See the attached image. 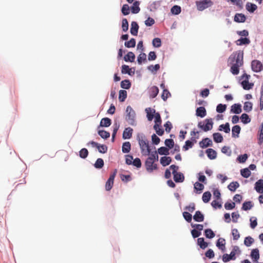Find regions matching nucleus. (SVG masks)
<instances>
[{"label":"nucleus","instance_id":"39448f33","mask_svg":"<svg viewBox=\"0 0 263 263\" xmlns=\"http://www.w3.org/2000/svg\"><path fill=\"white\" fill-rule=\"evenodd\" d=\"M213 124V122L212 119H206L204 122H199L198 126L204 132H208L212 128Z\"/></svg>","mask_w":263,"mask_h":263},{"label":"nucleus","instance_id":"20e7f679","mask_svg":"<svg viewBox=\"0 0 263 263\" xmlns=\"http://www.w3.org/2000/svg\"><path fill=\"white\" fill-rule=\"evenodd\" d=\"M170 169L172 170L173 178L176 182H182L184 180V176L182 173L178 172L179 167L175 165H171Z\"/></svg>","mask_w":263,"mask_h":263},{"label":"nucleus","instance_id":"3c124183","mask_svg":"<svg viewBox=\"0 0 263 263\" xmlns=\"http://www.w3.org/2000/svg\"><path fill=\"white\" fill-rule=\"evenodd\" d=\"M125 46L127 48L134 47L136 45V40L134 39H131L129 41L125 42Z\"/></svg>","mask_w":263,"mask_h":263},{"label":"nucleus","instance_id":"423d86ee","mask_svg":"<svg viewBox=\"0 0 263 263\" xmlns=\"http://www.w3.org/2000/svg\"><path fill=\"white\" fill-rule=\"evenodd\" d=\"M197 9L199 11H203L206 8L212 6L213 3L211 0H203L196 2Z\"/></svg>","mask_w":263,"mask_h":263},{"label":"nucleus","instance_id":"09e8293b","mask_svg":"<svg viewBox=\"0 0 263 263\" xmlns=\"http://www.w3.org/2000/svg\"><path fill=\"white\" fill-rule=\"evenodd\" d=\"M103 165L104 161L102 158H98L94 164V166L96 168H101Z\"/></svg>","mask_w":263,"mask_h":263},{"label":"nucleus","instance_id":"f8f14e48","mask_svg":"<svg viewBox=\"0 0 263 263\" xmlns=\"http://www.w3.org/2000/svg\"><path fill=\"white\" fill-rule=\"evenodd\" d=\"M159 93V89L156 86H152L148 90V93L151 98H155Z\"/></svg>","mask_w":263,"mask_h":263},{"label":"nucleus","instance_id":"8fccbe9b","mask_svg":"<svg viewBox=\"0 0 263 263\" xmlns=\"http://www.w3.org/2000/svg\"><path fill=\"white\" fill-rule=\"evenodd\" d=\"M204 233L205 236L208 238H212L214 237L215 235L213 231L210 229L205 230Z\"/></svg>","mask_w":263,"mask_h":263},{"label":"nucleus","instance_id":"49530a36","mask_svg":"<svg viewBox=\"0 0 263 263\" xmlns=\"http://www.w3.org/2000/svg\"><path fill=\"white\" fill-rule=\"evenodd\" d=\"M254 241V239L252 237H251V236H248L246 237L245 239L244 244L247 247H250L253 244Z\"/></svg>","mask_w":263,"mask_h":263},{"label":"nucleus","instance_id":"2eb2a0df","mask_svg":"<svg viewBox=\"0 0 263 263\" xmlns=\"http://www.w3.org/2000/svg\"><path fill=\"white\" fill-rule=\"evenodd\" d=\"M139 29V26L137 22H132L131 23V28L130 32L133 35H137Z\"/></svg>","mask_w":263,"mask_h":263},{"label":"nucleus","instance_id":"79ce46f5","mask_svg":"<svg viewBox=\"0 0 263 263\" xmlns=\"http://www.w3.org/2000/svg\"><path fill=\"white\" fill-rule=\"evenodd\" d=\"M252 106H253V104L251 102H246L244 104L243 110L245 111L249 112L252 110Z\"/></svg>","mask_w":263,"mask_h":263},{"label":"nucleus","instance_id":"9d476101","mask_svg":"<svg viewBox=\"0 0 263 263\" xmlns=\"http://www.w3.org/2000/svg\"><path fill=\"white\" fill-rule=\"evenodd\" d=\"M252 69L253 71L260 72L263 69V65L261 62L258 60H253L251 63Z\"/></svg>","mask_w":263,"mask_h":263},{"label":"nucleus","instance_id":"72a5a7b5","mask_svg":"<svg viewBox=\"0 0 263 263\" xmlns=\"http://www.w3.org/2000/svg\"><path fill=\"white\" fill-rule=\"evenodd\" d=\"M236 43L237 45H247L250 43V41L249 39L246 37L240 38L237 40Z\"/></svg>","mask_w":263,"mask_h":263},{"label":"nucleus","instance_id":"f257e3e1","mask_svg":"<svg viewBox=\"0 0 263 263\" xmlns=\"http://www.w3.org/2000/svg\"><path fill=\"white\" fill-rule=\"evenodd\" d=\"M228 65L231 66L230 71L234 75L239 72V68L243 64V52L238 50L233 52L228 60Z\"/></svg>","mask_w":263,"mask_h":263},{"label":"nucleus","instance_id":"603ef678","mask_svg":"<svg viewBox=\"0 0 263 263\" xmlns=\"http://www.w3.org/2000/svg\"><path fill=\"white\" fill-rule=\"evenodd\" d=\"M88 151L85 148L81 149L79 152L80 157L83 159L86 158L88 156Z\"/></svg>","mask_w":263,"mask_h":263},{"label":"nucleus","instance_id":"13d9d810","mask_svg":"<svg viewBox=\"0 0 263 263\" xmlns=\"http://www.w3.org/2000/svg\"><path fill=\"white\" fill-rule=\"evenodd\" d=\"M98 134L103 139H107L110 136V133L104 130H99Z\"/></svg>","mask_w":263,"mask_h":263},{"label":"nucleus","instance_id":"6e6d98bb","mask_svg":"<svg viewBox=\"0 0 263 263\" xmlns=\"http://www.w3.org/2000/svg\"><path fill=\"white\" fill-rule=\"evenodd\" d=\"M146 60V55L145 53H140L138 57L137 61L139 64H141L143 61Z\"/></svg>","mask_w":263,"mask_h":263},{"label":"nucleus","instance_id":"864d4df0","mask_svg":"<svg viewBox=\"0 0 263 263\" xmlns=\"http://www.w3.org/2000/svg\"><path fill=\"white\" fill-rule=\"evenodd\" d=\"M171 12L175 15L179 14L181 12V7L177 5L174 6L171 8Z\"/></svg>","mask_w":263,"mask_h":263},{"label":"nucleus","instance_id":"4468645a","mask_svg":"<svg viewBox=\"0 0 263 263\" xmlns=\"http://www.w3.org/2000/svg\"><path fill=\"white\" fill-rule=\"evenodd\" d=\"M199 145L202 148L207 147L212 145V142L209 138H205L199 142Z\"/></svg>","mask_w":263,"mask_h":263},{"label":"nucleus","instance_id":"de8ad7c7","mask_svg":"<svg viewBox=\"0 0 263 263\" xmlns=\"http://www.w3.org/2000/svg\"><path fill=\"white\" fill-rule=\"evenodd\" d=\"M158 153L161 155H167L169 154V149L165 147H161L158 148Z\"/></svg>","mask_w":263,"mask_h":263},{"label":"nucleus","instance_id":"7c9ffc66","mask_svg":"<svg viewBox=\"0 0 263 263\" xmlns=\"http://www.w3.org/2000/svg\"><path fill=\"white\" fill-rule=\"evenodd\" d=\"M197 243L200 246V248L204 249L208 246V243L204 241L203 238H198L197 239Z\"/></svg>","mask_w":263,"mask_h":263},{"label":"nucleus","instance_id":"bf43d9fd","mask_svg":"<svg viewBox=\"0 0 263 263\" xmlns=\"http://www.w3.org/2000/svg\"><path fill=\"white\" fill-rule=\"evenodd\" d=\"M171 96V93L168 90L164 89L161 95V98L165 101Z\"/></svg>","mask_w":263,"mask_h":263},{"label":"nucleus","instance_id":"5fc2aeb1","mask_svg":"<svg viewBox=\"0 0 263 263\" xmlns=\"http://www.w3.org/2000/svg\"><path fill=\"white\" fill-rule=\"evenodd\" d=\"M121 11L124 15L129 14L130 12L129 6L127 4L123 5L121 9Z\"/></svg>","mask_w":263,"mask_h":263},{"label":"nucleus","instance_id":"473e14b6","mask_svg":"<svg viewBox=\"0 0 263 263\" xmlns=\"http://www.w3.org/2000/svg\"><path fill=\"white\" fill-rule=\"evenodd\" d=\"M124 59L126 62L130 61L132 62H134L135 59V55L133 52H128L127 54L125 55Z\"/></svg>","mask_w":263,"mask_h":263},{"label":"nucleus","instance_id":"a211bd4d","mask_svg":"<svg viewBox=\"0 0 263 263\" xmlns=\"http://www.w3.org/2000/svg\"><path fill=\"white\" fill-rule=\"evenodd\" d=\"M225 245L226 240L222 238H219L216 242V246L223 252L225 251Z\"/></svg>","mask_w":263,"mask_h":263},{"label":"nucleus","instance_id":"f704fd0d","mask_svg":"<svg viewBox=\"0 0 263 263\" xmlns=\"http://www.w3.org/2000/svg\"><path fill=\"white\" fill-rule=\"evenodd\" d=\"M213 139L216 143H220L223 141V137L222 135L218 133L213 134Z\"/></svg>","mask_w":263,"mask_h":263},{"label":"nucleus","instance_id":"a19ab883","mask_svg":"<svg viewBox=\"0 0 263 263\" xmlns=\"http://www.w3.org/2000/svg\"><path fill=\"white\" fill-rule=\"evenodd\" d=\"M161 124H155L154 128L159 136H162L164 133L163 129L160 127Z\"/></svg>","mask_w":263,"mask_h":263},{"label":"nucleus","instance_id":"c9c22d12","mask_svg":"<svg viewBox=\"0 0 263 263\" xmlns=\"http://www.w3.org/2000/svg\"><path fill=\"white\" fill-rule=\"evenodd\" d=\"M127 97V92L124 90H120L119 93V99L120 102H124Z\"/></svg>","mask_w":263,"mask_h":263},{"label":"nucleus","instance_id":"412c9836","mask_svg":"<svg viewBox=\"0 0 263 263\" xmlns=\"http://www.w3.org/2000/svg\"><path fill=\"white\" fill-rule=\"evenodd\" d=\"M194 219L197 222H202L204 220V216L201 212L197 211L193 216Z\"/></svg>","mask_w":263,"mask_h":263},{"label":"nucleus","instance_id":"052dcab7","mask_svg":"<svg viewBox=\"0 0 263 263\" xmlns=\"http://www.w3.org/2000/svg\"><path fill=\"white\" fill-rule=\"evenodd\" d=\"M227 108V106L225 104H219L216 107V111L219 113L223 112Z\"/></svg>","mask_w":263,"mask_h":263},{"label":"nucleus","instance_id":"e433bc0d","mask_svg":"<svg viewBox=\"0 0 263 263\" xmlns=\"http://www.w3.org/2000/svg\"><path fill=\"white\" fill-rule=\"evenodd\" d=\"M211 197V194L210 192L208 191V192H204L203 194L202 199L204 203H207L210 200Z\"/></svg>","mask_w":263,"mask_h":263},{"label":"nucleus","instance_id":"9b49d317","mask_svg":"<svg viewBox=\"0 0 263 263\" xmlns=\"http://www.w3.org/2000/svg\"><path fill=\"white\" fill-rule=\"evenodd\" d=\"M90 144L93 147H96L99 152L101 153H105L107 151V147L105 145H101L96 142L91 141L90 142Z\"/></svg>","mask_w":263,"mask_h":263},{"label":"nucleus","instance_id":"393cba45","mask_svg":"<svg viewBox=\"0 0 263 263\" xmlns=\"http://www.w3.org/2000/svg\"><path fill=\"white\" fill-rule=\"evenodd\" d=\"M140 3L138 1H136L134 3L133 6L131 7L132 12L134 14L138 13L140 8L139 7Z\"/></svg>","mask_w":263,"mask_h":263},{"label":"nucleus","instance_id":"774afa93","mask_svg":"<svg viewBox=\"0 0 263 263\" xmlns=\"http://www.w3.org/2000/svg\"><path fill=\"white\" fill-rule=\"evenodd\" d=\"M260 109H263V84L261 85L260 98Z\"/></svg>","mask_w":263,"mask_h":263},{"label":"nucleus","instance_id":"37998d69","mask_svg":"<svg viewBox=\"0 0 263 263\" xmlns=\"http://www.w3.org/2000/svg\"><path fill=\"white\" fill-rule=\"evenodd\" d=\"M253 206V205L251 201H246L242 204V209L245 211H247L250 210Z\"/></svg>","mask_w":263,"mask_h":263},{"label":"nucleus","instance_id":"f3484780","mask_svg":"<svg viewBox=\"0 0 263 263\" xmlns=\"http://www.w3.org/2000/svg\"><path fill=\"white\" fill-rule=\"evenodd\" d=\"M206 115V109L204 107H199L196 109V115L201 118H203Z\"/></svg>","mask_w":263,"mask_h":263},{"label":"nucleus","instance_id":"1a4fd4ad","mask_svg":"<svg viewBox=\"0 0 263 263\" xmlns=\"http://www.w3.org/2000/svg\"><path fill=\"white\" fill-rule=\"evenodd\" d=\"M117 172V170H115L114 172L110 174L109 178L106 181L105 184V189L106 191H109L111 189L114 184V181Z\"/></svg>","mask_w":263,"mask_h":263},{"label":"nucleus","instance_id":"dca6fc26","mask_svg":"<svg viewBox=\"0 0 263 263\" xmlns=\"http://www.w3.org/2000/svg\"><path fill=\"white\" fill-rule=\"evenodd\" d=\"M246 20V17L242 13H236L234 18V21L237 23H243Z\"/></svg>","mask_w":263,"mask_h":263},{"label":"nucleus","instance_id":"6e6552de","mask_svg":"<svg viewBox=\"0 0 263 263\" xmlns=\"http://www.w3.org/2000/svg\"><path fill=\"white\" fill-rule=\"evenodd\" d=\"M145 164L147 171L149 172H152L157 169V164H154V160H153L151 158H148L146 159Z\"/></svg>","mask_w":263,"mask_h":263},{"label":"nucleus","instance_id":"4d7b16f0","mask_svg":"<svg viewBox=\"0 0 263 263\" xmlns=\"http://www.w3.org/2000/svg\"><path fill=\"white\" fill-rule=\"evenodd\" d=\"M132 69L129 67L128 66L126 65H123L122 66V70L121 72L122 73H128L129 75H131L130 71Z\"/></svg>","mask_w":263,"mask_h":263},{"label":"nucleus","instance_id":"ddd939ff","mask_svg":"<svg viewBox=\"0 0 263 263\" xmlns=\"http://www.w3.org/2000/svg\"><path fill=\"white\" fill-rule=\"evenodd\" d=\"M133 129L130 127L125 128L123 133V138L124 139H130L133 134Z\"/></svg>","mask_w":263,"mask_h":263},{"label":"nucleus","instance_id":"0eeeda50","mask_svg":"<svg viewBox=\"0 0 263 263\" xmlns=\"http://www.w3.org/2000/svg\"><path fill=\"white\" fill-rule=\"evenodd\" d=\"M241 77L242 79L245 78V80L242 81L241 83L243 88L245 90H249L251 89L254 84L253 83H249V82L250 76L247 75V74H243Z\"/></svg>","mask_w":263,"mask_h":263},{"label":"nucleus","instance_id":"69168bd1","mask_svg":"<svg viewBox=\"0 0 263 263\" xmlns=\"http://www.w3.org/2000/svg\"><path fill=\"white\" fill-rule=\"evenodd\" d=\"M165 144L169 148H172L174 145V142L173 139H167L165 140Z\"/></svg>","mask_w":263,"mask_h":263},{"label":"nucleus","instance_id":"e2e57ef3","mask_svg":"<svg viewBox=\"0 0 263 263\" xmlns=\"http://www.w3.org/2000/svg\"><path fill=\"white\" fill-rule=\"evenodd\" d=\"M122 28L123 31L126 32L128 29V23L126 18H123L122 22Z\"/></svg>","mask_w":263,"mask_h":263},{"label":"nucleus","instance_id":"4c0bfd02","mask_svg":"<svg viewBox=\"0 0 263 263\" xmlns=\"http://www.w3.org/2000/svg\"><path fill=\"white\" fill-rule=\"evenodd\" d=\"M131 86V83L128 80H124L121 82V87L122 88L128 89L130 88Z\"/></svg>","mask_w":263,"mask_h":263},{"label":"nucleus","instance_id":"c85d7f7f","mask_svg":"<svg viewBox=\"0 0 263 263\" xmlns=\"http://www.w3.org/2000/svg\"><path fill=\"white\" fill-rule=\"evenodd\" d=\"M131 145L129 142H125L123 143L122 151L124 153H127L130 150Z\"/></svg>","mask_w":263,"mask_h":263},{"label":"nucleus","instance_id":"7ed1b4c3","mask_svg":"<svg viewBox=\"0 0 263 263\" xmlns=\"http://www.w3.org/2000/svg\"><path fill=\"white\" fill-rule=\"evenodd\" d=\"M125 120L128 123L132 126L136 125V113L130 106H128L126 109Z\"/></svg>","mask_w":263,"mask_h":263},{"label":"nucleus","instance_id":"5701e85b","mask_svg":"<svg viewBox=\"0 0 263 263\" xmlns=\"http://www.w3.org/2000/svg\"><path fill=\"white\" fill-rule=\"evenodd\" d=\"M171 161L172 158L170 157L163 156L160 159V163L163 166L169 165Z\"/></svg>","mask_w":263,"mask_h":263},{"label":"nucleus","instance_id":"2f4dec72","mask_svg":"<svg viewBox=\"0 0 263 263\" xmlns=\"http://www.w3.org/2000/svg\"><path fill=\"white\" fill-rule=\"evenodd\" d=\"M239 186V184L238 182L234 181L232 182L228 186V188L232 192H235L236 190Z\"/></svg>","mask_w":263,"mask_h":263},{"label":"nucleus","instance_id":"6ab92c4d","mask_svg":"<svg viewBox=\"0 0 263 263\" xmlns=\"http://www.w3.org/2000/svg\"><path fill=\"white\" fill-rule=\"evenodd\" d=\"M255 189L259 193H263V180L260 179L255 183Z\"/></svg>","mask_w":263,"mask_h":263},{"label":"nucleus","instance_id":"cd10ccee","mask_svg":"<svg viewBox=\"0 0 263 263\" xmlns=\"http://www.w3.org/2000/svg\"><path fill=\"white\" fill-rule=\"evenodd\" d=\"M194 189L196 191L197 194H200L204 189V185L202 183L196 182L194 184Z\"/></svg>","mask_w":263,"mask_h":263},{"label":"nucleus","instance_id":"f03ea898","mask_svg":"<svg viewBox=\"0 0 263 263\" xmlns=\"http://www.w3.org/2000/svg\"><path fill=\"white\" fill-rule=\"evenodd\" d=\"M137 140L142 155L144 156L149 155L151 150L148 144V141L145 136L143 134H138Z\"/></svg>","mask_w":263,"mask_h":263},{"label":"nucleus","instance_id":"0e129e2a","mask_svg":"<svg viewBox=\"0 0 263 263\" xmlns=\"http://www.w3.org/2000/svg\"><path fill=\"white\" fill-rule=\"evenodd\" d=\"M153 45L155 47H160L161 46V41L160 39L156 37L153 40Z\"/></svg>","mask_w":263,"mask_h":263},{"label":"nucleus","instance_id":"b1692460","mask_svg":"<svg viewBox=\"0 0 263 263\" xmlns=\"http://www.w3.org/2000/svg\"><path fill=\"white\" fill-rule=\"evenodd\" d=\"M241 128L239 125H235L232 127V137L237 138L240 132Z\"/></svg>","mask_w":263,"mask_h":263},{"label":"nucleus","instance_id":"58836bf2","mask_svg":"<svg viewBox=\"0 0 263 263\" xmlns=\"http://www.w3.org/2000/svg\"><path fill=\"white\" fill-rule=\"evenodd\" d=\"M251 256L252 259L257 260L259 258V251L257 249H253L251 253Z\"/></svg>","mask_w":263,"mask_h":263},{"label":"nucleus","instance_id":"338daca9","mask_svg":"<svg viewBox=\"0 0 263 263\" xmlns=\"http://www.w3.org/2000/svg\"><path fill=\"white\" fill-rule=\"evenodd\" d=\"M193 146V143L190 140L185 141V145L183 146L184 151L188 150L190 148H192Z\"/></svg>","mask_w":263,"mask_h":263},{"label":"nucleus","instance_id":"bb28decb","mask_svg":"<svg viewBox=\"0 0 263 263\" xmlns=\"http://www.w3.org/2000/svg\"><path fill=\"white\" fill-rule=\"evenodd\" d=\"M111 120L108 118H104L102 119L100 122V126L103 127H108L111 125Z\"/></svg>","mask_w":263,"mask_h":263},{"label":"nucleus","instance_id":"aec40b11","mask_svg":"<svg viewBox=\"0 0 263 263\" xmlns=\"http://www.w3.org/2000/svg\"><path fill=\"white\" fill-rule=\"evenodd\" d=\"M241 106L240 104H234L231 106V111L236 114L241 113Z\"/></svg>","mask_w":263,"mask_h":263},{"label":"nucleus","instance_id":"a18cd8bd","mask_svg":"<svg viewBox=\"0 0 263 263\" xmlns=\"http://www.w3.org/2000/svg\"><path fill=\"white\" fill-rule=\"evenodd\" d=\"M241 122L244 124H247L251 121V119L247 114H242L240 117Z\"/></svg>","mask_w":263,"mask_h":263},{"label":"nucleus","instance_id":"680f3d73","mask_svg":"<svg viewBox=\"0 0 263 263\" xmlns=\"http://www.w3.org/2000/svg\"><path fill=\"white\" fill-rule=\"evenodd\" d=\"M232 234L234 240H237L240 237L239 233L236 229H233L232 230Z\"/></svg>","mask_w":263,"mask_h":263},{"label":"nucleus","instance_id":"c756f323","mask_svg":"<svg viewBox=\"0 0 263 263\" xmlns=\"http://www.w3.org/2000/svg\"><path fill=\"white\" fill-rule=\"evenodd\" d=\"M147 114V118L148 120L152 121L154 118V113H155V109H152L151 108H148L145 109Z\"/></svg>","mask_w":263,"mask_h":263},{"label":"nucleus","instance_id":"ea45409f","mask_svg":"<svg viewBox=\"0 0 263 263\" xmlns=\"http://www.w3.org/2000/svg\"><path fill=\"white\" fill-rule=\"evenodd\" d=\"M223 130L226 133H229L230 131V125L229 123H226L225 124H221L219 126V130Z\"/></svg>","mask_w":263,"mask_h":263},{"label":"nucleus","instance_id":"4be33fe9","mask_svg":"<svg viewBox=\"0 0 263 263\" xmlns=\"http://www.w3.org/2000/svg\"><path fill=\"white\" fill-rule=\"evenodd\" d=\"M206 153L208 158L210 159H214L217 157V153L215 150L212 148L206 149Z\"/></svg>","mask_w":263,"mask_h":263},{"label":"nucleus","instance_id":"a878e982","mask_svg":"<svg viewBox=\"0 0 263 263\" xmlns=\"http://www.w3.org/2000/svg\"><path fill=\"white\" fill-rule=\"evenodd\" d=\"M246 9L250 12H254L257 8V6L253 3H247L246 4Z\"/></svg>","mask_w":263,"mask_h":263},{"label":"nucleus","instance_id":"c03bdc74","mask_svg":"<svg viewBox=\"0 0 263 263\" xmlns=\"http://www.w3.org/2000/svg\"><path fill=\"white\" fill-rule=\"evenodd\" d=\"M241 175L246 178H248L251 175V172L248 168H245L241 170Z\"/></svg>","mask_w":263,"mask_h":263}]
</instances>
